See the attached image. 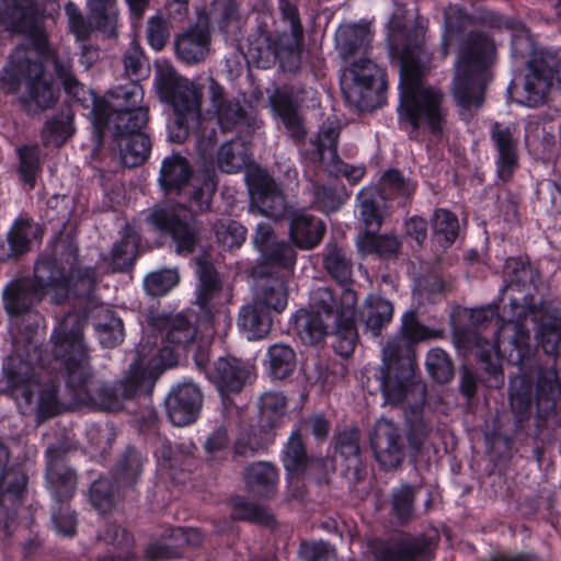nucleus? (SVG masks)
Here are the masks:
<instances>
[{
	"label": "nucleus",
	"instance_id": "nucleus-1",
	"mask_svg": "<svg viewBox=\"0 0 561 561\" xmlns=\"http://www.w3.org/2000/svg\"><path fill=\"white\" fill-rule=\"evenodd\" d=\"M68 254L71 261L66 265L59 266L55 259L42 260L35 265L33 278L13 280L3 290L12 343L21 359L12 376V393L24 412L36 410L43 416L60 411L56 385L48 368L65 373L67 385L78 400L95 401L88 385L91 370L82 316L68 313L51 334L50 353L43 354L38 350L43 319L33 309L34 304L45 295L59 304L71 290L76 296L88 297L96 283L93 268L82 270L77 264L76 250L69 248Z\"/></svg>",
	"mask_w": 561,
	"mask_h": 561
},
{
	"label": "nucleus",
	"instance_id": "nucleus-2",
	"mask_svg": "<svg viewBox=\"0 0 561 561\" xmlns=\"http://www.w3.org/2000/svg\"><path fill=\"white\" fill-rule=\"evenodd\" d=\"M5 9L0 12V28L23 33L27 44L18 46L11 55L9 65L0 77L2 89L14 93L24 82L26 105L39 110L50 107L57 100V89L45 75L43 61L51 59L58 78L69 94L77 95L81 89L71 73L68 58L60 59L47 46V38L42 26L43 11L34 0H4Z\"/></svg>",
	"mask_w": 561,
	"mask_h": 561
},
{
	"label": "nucleus",
	"instance_id": "nucleus-3",
	"mask_svg": "<svg viewBox=\"0 0 561 561\" xmlns=\"http://www.w3.org/2000/svg\"><path fill=\"white\" fill-rule=\"evenodd\" d=\"M437 333L421 324L415 312L409 311L401 320L400 335L388 341L382 348V366L379 369V385L385 404L404 405L409 426V442L417 447L430 432L422 410L426 398L425 385L416 380L410 363H401L400 357L412 344L436 337Z\"/></svg>",
	"mask_w": 561,
	"mask_h": 561
},
{
	"label": "nucleus",
	"instance_id": "nucleus-4",
	"mask_svg": "<svg viewBox=\"0 0 561 561\" xmlns=\"http://www.w3.org/2000/svg\"><path fill=\"white\" fill-rule=\"evenodd\" d=\"M399 12L400 10L390 18L388 23L391 50L400 62L399 116L401 122L408 123L413 129L426 127L433 134H439L446 116L443 94L433 88L424 87L422 77L427 54L423 51L419 41L408 42L399 21Z\"/></svg>",
	"mask_w": 561,
	"mask_h": 561
},
{
	"label": "nucleus",
	"instance_id": "nucleus-5",
	"mask_svg": "<svg viewBox=\"0 0 561 561\" xmlns=\"http://www.w3.org/2000/svg\"><path fill=\"white\" fill-rule=\"evenodd\" d=\"M469 22V16L459 7L449 5L445 10L442 53L446 56L453 43L460 41L453 93L462 108L479 107L482 104L484 88L491 80L489 67L495 51L493 42L482 34L470 33L461 38Z\"/></svg>",
	"mask_w": 561,
	"mask_h": 561
},
{
	"label": "nucleus",
	"instance_id": "nucleus-6",
	"mask_svg": "<svg viewBox=\"0 0 561 561\" xmlns=\"http://www.w3.org/2000/svg\"><path fill=\"white\" fill-rule=\"evenodd\" d=\"M158 336L142 337L137 350V359L119 386L124 398H131L138 391H149L158 374L176 364V350L192 342L196 328L183 313L168 316L157 324Z\"/></svg>",
	"mask_w": 561,
	"mask_h": 561
},
{
	"label": "nucleus",
	"instance_id": "nucleus-7",
	"mask_svg": "<svg viewBox=\"0 0 561 561\" xmlns=\"http://www.w3.org/2000/svg\"><path fill=\"white\" fill-rule=\"evenodd\" d=\"M512 36V57L515 61L528 55V72L525 76L524 95L518 100L523 105L533 107L541 104L547 96L554 80L559 78V60L557 55L549 50H535L528 30L522 22L512 21L508 24Z\"/></svg>",
	"mask_w": 561,
	"mask_h": 561
},
{
	"label": "nucleus",
	"instance_id": "nucleus-8",
	"mask_svg": "<svg viewBox=\"0 0 561 561\" xmlns=\"http://www.w3.org/2000/svg\"><path fill=\"white\" fill-rule=\"evenodd\" d=\"M154 83L162 102L173 108L175 119L169 125V138L182 142L191 130L199 128L202 93L194 82L181 77L172 68L161 69Z\"/></svg>",
	"mask_w": 561,
	"mask_h": 561
},
{
	"label": "nucleus",
	"instance_id": "nucleus-9",
	"mask_svg": "<svg viewBox=\"0 0 561 561\" xmlns=\"http://www.w3.org/2000/svg\"><path fill=\"white\" fill-rule=\"evenodd\" d=\"M523 330L529 334L527 321L530 320L535 323V339L537 345L542 348L547 355H557L561 348V309L540 305L529 308L524 311L520 317ZM530 335H528L527 346L524 351L518 352L517 346L513 343L512 339H500V329L496 332L495 341L493 343L485 342L486 346H482L481 358L490 360L492 353L496 356H504L506 353L505 343H507L512 351L516 352L515 359L523 362L529 351Z\"/></svg>",
	"mask_w": 561,
	"mask_h": 561
},
{
	"label": "nucleus",
	"instance_id": "nucleus-10",
	"mask_svg": "<svg viewBox=\"0 0 561 561\" xmlns=\"http://www.w3.org/2000/svg\"><path fill=\"white\" fill-rule=\"evenodd\" d=\"M504 274L507 282L504 290L510 294L512 317L500 327V339H512L518 352H522L527 346L528 334L522 328L520 317L536 306L533 302L536 272L528 263L511 257L505 263Z\"/></svg>",
	"mask_w": 561,
	"mask_h": 561
},
{
	"label": "nucleus",
	"instance_id": "nucleus-11",
	"mask_svg": "<svg viewBox=\"0 0 561 561\" xmlns=\"http://www.w3.org/2000/svg\"><path fill=\"white\" fill-rule=\"evenodd\" d=\"M356 294L353 289L345 288L342 291L340 307L333 311L334 298L332 291L324 286L313 288L310 294V311L332 320L334 323V351L343 356H350L355 348L357 331L355 328Z\"/></svg>",
	"mask_w": 561,
	"mask_h": 561
},
{
	"label": "nucleus",
	"instance_id": "nucleus-12",
	"mask_svg": "<svg viewBox=\"0 0 561 561\" xmlns=\"http://www.w3.org/2000/svg\"><path fill=\"white\" fill-rule=\"evenodd\" d=\"M385 87L383 70L366 57L351 64L342 82L345 99L359 110L375 108Z\"/></svg>",
	"mask_w": 561,
	"mask_h": 561
},
{
	"label": "nucleus",
	"instance_id": "nucleus-13",
	"mask_svg": "<svg viewBox=\"0 0 561 561\" xmlns=\"http://www.w3.org/2000/svg\"><path fill=\"white\" fill-rule=\"evenodd\" d=\"M148 224L169 233L179 254H190L199 241V226L193 213L183 205H167L151 209Z\"/></svg>",
	"mask_w": 561,
	"mask_h": 561
},
{
	"label": "nucleus",
	"instance_id": "nucleus-14",
	"mask_svg": "<svg viewBox=\"0 0 561 561\" xmlns=\"http://www.w3.org/2000/svg\"><path fill=\"white\" fill-rule=\"evenodd\" d=\"M286 399L279 392H266L260 399V428H243L234 446L236 454L253 456L272 440V428L280 424L285 416Z\"/></svg>",
	"mask_w": 561,
	"mask_h": 561
},
{
	"label": "nucleus",
	"instance_id": "nucleus-15",
	"mask_svg": "<svg viewBox=\"0 0 561 561\" xmlns=\"http://www.w3.org/2000/svg\"><path fill=\"white\" fill-rule=\"evenodd\" d=\"M118 118V125L110 129L114 131L122 162L128 168L137 167L147 160L151 148L149 137L144 133L148 123L147 111L138 110L131 115L126 113Z\"/></svg>",
	"mask_w": 561,
	"mask_h": 561
},
{
	"label": "nucleus",
	"instance_id": "nucleus-16",
	"mask_svg": "<svg viewBox=\"0 0 561 561\" xmlns=\"http://www.w3.org/2000/svg\"><path fill=\"white\" fill-rule=\"evenodd\" d=\"M339 135L337 124L323 123L313 142L317 158L329 173L335 176L342 175L350 183L356 184L363 179L365 169L360 165H348L339 159L336 151Z\"/></svg>",
	"mask_w": 561,
	"mask_h": 561
},
{
	"label": "nucleus",
	"instance_id": "nucleus-17",
	"mask_svg": "<svg viewBox=\"0 0 561 561\" xmlns=\"http://www.w3.org/2000/svg\"><path fill=\"white\" fill-rule=\"evenodd\" d=\"M245 179L251 196V205L265 217L282 218L286 213L287 203L275 181L261 169L248 171Z\"/></svg>",
	"mask_w": 561,
	"mask_h": 561
},
{
	"label": "nucleus",
	"instance_id": "nucleus-18",
	"mask_svg": "<svg viewBox=\"0 0 561 561\" xmlns=\"http://www.w3.org/2000/svg\"><path fill=\"white\" fill-rule=\"evenodd\" d=\"M209 94L211 113L224 131L259 127L255 118L248 114L240 101L225 96L224 89L213 80L209 85Z\"/></svg>",
	"mask_w": 561,
	"mask_h": 561
},
{
	"label": "nucleus",
	"instance_id": "nucleus-19",
	"mask_svg": "<svg viewBox=\"0 0 561 561\" xmlns=\"http://www.w3.org/2000/svg\"><path fill=\"white\" fill-rule=\"evenodd\" d=\"M398 426L389 419L380 417L370 436L377 461L386 469L397 468L403 459V446Z\"/></svg>",
	"mask_w": 561,
	"mask_h": 561
},
{
	"label": "nucleus",
	"instance_id": "nucleus-20",
	"mask_svg": "<svg viewBox=\"0 0 561 561\" xmlns=\"http://www.w3.org/2000/svg\"><path fill=\"white\" fill-rule=\"evenodd\" d=\"M282 10L288 21L289 31L277 36L274 42V51L284 70L295 71L301 58L302 28L294 7L285 3Z\"/></svg>",
	"mask_w": 561,
	"mask_h": 561
},
{
	"label": "nucleus",
	"instance_id": "nucleus-21",
	"mask_svg": "<svg viewBox=\"0 0 561 561\" xmlns=\"http://www.w3.org/2000/svg\"><path fill=\"white\" fill-rule=\"evenodd\" d=\"M491 139L496 148V171L501 180L507 181L517 168L518 130L514 123H494Z\"/></svg>",
	"mask_w": 561,
	"mask_h": 561
},
{
	"label": "nucleus",
	"instance_id": "nucleus-22",
	"mask_svg": "<svg viewBox=\"0 0 561 561\" xmlns=\"http://www.w3.org/2000/svg\"><path fill=\"white\" fill-rule=\"evenodd\" d=\"M168 415L172 424L185 426L193 423L202 407V393L192 382H183L167 398Z\"/></svg>",
	"mask_w": 561,
	"mask_h": 561
},
{
	"label": "nucleus",
	"instance_id": "nucleus-23",
	"mask_svg": "<svg viewBox=\"0 0 561 561\" xmlns=\"http://www.w3.org/2000/svg\"><path fill=\"white\" fill-rule=\"evenodd\" d=\"M253 244L266 266L289 271L296 262L295 250L285 242L276 241L272 228L266 224L257 225Z\"/></svg>",
	"mask_w": 561,
	"mask_h": 561
},
{
	"label": "nucleus",
	"instance_id": "nucleus-24",
	"mask_svg": "<svg viewBox=\"0 0 561 561\" xmlns=\"http://www.w3.org/2000/svg\"><path fill=\"white\" fill-rule=\"evenodd\" d=\"M253 373V366L236 357L219 358L208 378L222 393L240 391Z\"/></svg>",
	"mask_w": 561,
	"mask_h": 561
},
{
	"label": "nucleus",
	"instance_id": "nucleus-25",
	"mask_svg": "<svg viewBox=\"0 0 561 561\" xmlns=\"http://www.w3.org/2000/svg\"><path fill=\"white\" fill-rule=\"evenodd\" d=\"M46 480L50 492L58 501L72 496L77 484L76 474L65 463L62 453L57 447L47 449Z\"/></svg>",
	"mask_w": 561,
	"mask_h": 561
},
{
	"label": "nucleus",
	"instance_id": "nucleus-26",
	"mask_svg": "<svg viewBox=\"0 0 561 561\" xmlns=\"http://www.w3.org/2000/svg\"><path fill=\"white\" fill-rule=\"evenodd\" d=\"M176 56L188 65L204 61L210 54L211 37L206 26L195 25L179 35L174 42Z\"/></svg>",
	"mask_w": 561,
	"mask_h": 561
},
{
	"label": "nucleus",
	"instance_id": "nucleus-27",
	"mask_svg": "<svg viewBox=\"0 0 561 561\" xmlns=\"http://www.w3.org/2000/svg\"><path fill=\"white\" fill-rule=\"evenodd\" d=\"M111 99L112 112L107 115L104 123L98 122V128H101V125L107 128L118 125V121H121L118 116L126 113L131 115L138 110H146L148 112V108L141 105L144 99L142 87L136 81H130L125 85L115 88L111 92Z\"/></svg>",
	"mask_w": 561,
	"mask_h": 561
},
{
	"label": "nucleus",
	"instance_id": "nucleus-28",
	"mask_svg": "<svg viewBox=\"0 0 561 561\" xmlns=\"http://www.w3.org/2000/svg\"><path fill=\"white\" fill-rule=\"evenodd\" d=\"M9 460L7 448L0 443V508L8 511L21 503L26 476L20 470H5Z\"/></svg>",
	"mask_w": 561,
	"mask_h": 561
},
{
	"label": "nucleus",
	"instance_id": "nucleus-29",
	"mask_svg": "<svg viewBox=\"0 0 561 561\" xmlns=\"http://www.w3.org/2000/svg\"><path fill=\"white\" fill-rule=\"evenodd\" d=\"M253 275L261 277L253 297L256 304H260L270 312L284 311L288 300V291L284 280L278 276L263 278L264 271L262 266H255Z\"/></svg>",
	"mask_w": 561,
	"mask_h": 561
},
{
	"label": "nucleus",
	"instance_id": "nucleus-30",
	"mask_svg": "<svg viewBox=\"0 0 561 561\" xmlns=\"http://www.w3.org/2000/svg\"><path fill=\"white\" fill-rule=\"evenodd\" d=\"M238 327L249 341L265 339L272 328L271 312L253 299L240 309Z\"/></svg>",
	"mask_w": 561,
	"mask_h": 561
},
{
	"label": "nucleus",
	"instance_id": "nucleus-31",
	"mask_svg": "<svg viewBox=\"0 0 561 561\" xmlns=\"http://www.w3.org/2000/svg\"><path fill=\"white\" fill-rule=\"evenodd\" d=\"M191 165L181 154H171L162 160L158 182L165 194L179 193L190 181Z\"/></svg>",
	"mask_w": 561,
	"mask_h": 561
},
{
	"label": "nucleus",
	"instance_id": "nucleus-32",
	"mask_svg": "<svg viewBox=\"0 0 561 561\" xmlns=\"http://www.w3.org/2000/svg\"><path fill=\"white\" fill-rule=\"evenodd\" d=\"M363 233L377 232L385 217V201L376 187H364L357 195Z\"/></svg>",
	"mask_w": 561,
	"mask_h": 561
},
{
	"label": "nucleus",
	"instance_id": "nucleus-33",
	"mask_svg": "<svg viewBox=\"0 0 561 561\" xmlns=\"http://www.w3.org/2000/svg\"><path fill=\"white\" fill-rule=\"evenodd\" d=\"M330 319L313 311L300 309L294 316L293 329L305 344H317L328 334Z\"/></svg>",
	"mask_w": 561,
	"mask_h": 561
},
{
	"label": "nucleus",
	"instance_id": "nucleus-34",
	"mask_svg": "<svg viewBox=\"0 0 561 561\" xmlns=\"http://www.w3.org/2000/svg\"><path fill=\"white\" fill-rule=\"evenodd\" d=\"M324 230L321 220L311 215L299 213L290 221L289 234L297 247L311 249L321 241Z\"/></svg>",
	"mask_w": 561,
	"mask_h": 561
},
{
	"label": "nucleus",
	"instance_id": "nucleus-35",
	"mask_svg": "<svg viewBox=\"0 0 561 561\" xmlns=\"http://www.w3.org/2000/svg\"><path fill=\"white\" fill-rule=\"evenodd\" d=\"M392 316V304L378 295H369L359 311L360 320L375 336L391 321Z\"/></svg>",
	"mask_w": 561,
	"mask_h": 561
},
{
	"label": "nucleus",
	"instance_id": "nucleus-36",
	"mask_svg": "<svg viewBox=\"0 0 561 561\" xmlns=\"http://www.w3.org/2000/svg\"><path fill=\"white\" fill-rule=\"evenodd\" d=\"M244 479L250 491L261 497H271L276 492L277 471L268 462L260 461L251 465Z\"/></svg>",
	"mask_w": 561,
	"mask_h": 561
},
{
	"label": "nucleus",
	"instance_id": "nucleus-37",
	"mask_svg": "<svg viewBox=\"0 0 561 561\" xmlns=\"http://www.w3.org/2000/svg\"><path fill=\"white\" fill-rule=\"evenodd\" d=\"M100 539L114 548L111 554L105 556L100 561H137L131 551L134 538L125 528L114 524L107 525L100 534Z\"/></svg>",
	"mask_w": 561,
	"mask_h": 561
},
{
	"label": "nucleus",
	"instance_id": "nucleus-38",
	"mask_svg": "<svg viewBox=\"0 0 561 561\" xmlns=\"http://www.w3.org/2000/svg\"><path fill=\"white\" fill-rule=\"evenodd\" d=\"M371 39L369 24H344L339 27L335 41L341 53L346 57L359 49H366Z\"/></svg>",
	"mask_w": 561,
	"mask_h": 561
},
{
	"label": "nucleus",
	"instance_id": "nucleus-39",
	"mask_svg": "<svg viewBox=\"0 0 561 561\" xmlns=\"http://www.w3.org/2000/svg\"><path fill=\"white\" fill-rule=\"evenodd\" d=\"M198 286L196 288V304L203 308H209L211 301L220 293V282L214 266L204 259H197Z\"/></svg>",
	"mask_w": 561,
	"mask_h": 561
},
{
	"label": "nucleus",
	"instance_id": "nucleus-40",
	"mask_svg": "<svg viewBox=\"0 0 561 561\" xmlns=\"http://www.w3.org/2000/svg\"><path fill=\"white\" fill-rule=\"evenodd\" d=\"M424 550L422 542L415 539L391 541L377 548V561H413Z\"/></svg>",
	"mask_w": 561,
	"mask_h": 561
},
{
	"label": "nucleus",
	"instance_id": "nucleus-41",
	"mask_svg": "<svg viewBox=\"0 0 561 561\" xmlns=\"http://www.w3.org/2000/svg\"><path fill=\"white\" fill-rule=\"evenodd\" d=\"M41 237L42 231L37 224L28 219H20L11 228L8 240L11 251L16 255L28 251L32 243Z\"/></svg>",
	"mask_w": 561,
	"mask_h": 561
},
{
	"label": "nucleus",
	"instance_id": "nucleus-42",
	"mask_svg": "<svg viewBox=\"0 0 561 561\" xmlns=\"http://www.w3.org/2000/svg\"><path fill=\"white\" fill-rule=\"evenodd\" d=\"M218 167L226 173L240 171L249 162V149L240 140H232L221 146L218 157Z\"/></svg>",
	"mask_w": 561,
	"mask_h": 561
},
{
	"label": "nucleus",
	"instance_id": "nucleus-43",
	"mask_svg": "<svg viewBox=\"0 0 561 561\" xmlns=\"http://www.w3.org/2000/svg\"><path fill=\"white\" fill-rule=\"evenodd\" d=\"M90 20L100 30L112 33L118 20L116 0H87Z\"/></svg>",
	"mask_w": 561,
	"mask_h": 561
},
{
	"label": "nucleus",
	"instance_id": "nucleus-44",
	"mask_svg": "<svg viewBox=\"0 0 561 561\" xmlns=\"http://www.w3.org/2000/svg\"><path fill=\"white\" fill-rule=\"evenodd\" d=\"M415 191V185L410 180H407L397 170H389L385 172L380 181V191L383 201L388 198H402L407 199Z\"/></svg>",
	"mask_w": 561,
	"mask_h": 561
},
{
	"label": "nucleus",
	"instance_id": "nucleus-45",
	"mask_svg": "<svg viewBox=\"0 0 561 561\" xmlns=\"http://www.w3.org/2000/svg\"><path fill=\"white\" fill-rule=\"evenodd\" d=\"M271 374L278 379L288 376L296 366V355L291 347L285 344H274L268 351Z\"/></svg>",
	"mask_w": 561,
	"mask_h": 561
},
{
	"label": "nucleus",
	"instance_id": "nucleus-46",
	"mask_svg": "<svg viewBox=\"0 0 561 561\" xmlns=\"http://www.w3.org/2000/svg\"><path fill=\"white\" fill-rule=\"evenodd\" d=\"M271 102L290 135L297 139L301 138L304 127L291 100L287 95L277 94L272 96Z\"/></svg>",
	"mask_w": 561,
	"mask_h": 561
},
{
	"label": "nucleus",
	"instance_id": "nucleus-47",
	"mask_svg": "<svg viewBox=\"0 0 561 561\" xmlns=\"http://www.w3.org/2000/svg\"><path fill=\"white\" fill-rule=\"evenodd\" d=\"M436 241L443 247L450 245L458 234L459 224L457 217L446 209H438L432 219Z\"/></svg>",
	"mask_w": 561,
	"mask_h": 561
},
{
	"label": "nucleus",
	"instance_id": "nucleus-48",
	"mask_svg": "<svg viewBox=\"0 0 561 561\" xmlns=\"http://www.w3.org/2000/svg\"><path fill=\"white\" fill-rule=\"evenodd\" d=\"M377 232L362 233L358 236L356 244L363 254L376 253L381 256L392 255L399 249L397 238L390 236H377Z\"/></svg>",
	"mask_w": 561,
	"mask_h": 561
},
{
	"label": "nucleus",
	"instance_id": "nucleus-49",
	"mask_svg": "<svg viewBox=\"0 0 561 561\" xmlns=\"http://www.w3.org/2000/svg\"><path fill=\"white\" fill-rule=\"evenodd\" d=\"M215 236L224 249L239 248L245 240V228L231 219H224L215 224Z\"/></svg>",
	"mask_w": 561,
	"mask_h": 561
},
{
	"label": "nucleus",
	"instance_id": "nucleus-50",
	"mask_svg": "<svg viewBox=\"0 0 561 561\" xmlns=\"http://www.w3.org/2000/svg\"><path fill=\"white\" fill-rule=\"evenodd\" d=\"M71 134V118L69 115L61 114L46 123L42 138L45 146L59 147L67 141Z\"/></svg>",
	"mask_w": 561,
	"mask_h": 561
},
{
	"label": "nucleus",
	"instance_id": "nucleus-51",
	"mask_svg": "<svg viewBox=\"0 0 561 561\" xmlns=\"http://www.w3.org/2000/svg\"><path fill=\"white\" fill-rule=\"evenodd\" d=\"M179 283V274L174 268H163L148 274L144 279L146 291L151 296H163Z\"/></svg>",
	"mask_w": 561,
	"mask_h": 561
},
{
	"label": "nucleus",
	"instance_id": "nucleus-52",
	"mask_svg": "<svg viewBox=\"0 0 561 561\" xmlns=\"http://www.w3.org/2000/svg\"><path fill=\"white\" fill-rule=\"evenodd\" d=\"M95 331L104 347H114L123 341V322L108 310H105L104 320L98 323Z\"/></svg>",
	"mask_w": 561,
	"mask_h": 561
},
{
	"label": "nucleus",
	"instance_id": "nucleus-53",
	"mask_svg": "<svg viewBox=\"0 0 561 561\" xmlns=\"http://www.w3.org/2000/svg\"><path fill=\"white\" fill-rule=\"evenodd\" d=\"M284 466L291 473L301 472L307 463V455L298 432H294L284 451Z\"/></svg>",
	"mask_w": 561,
	"mask_h": 561
},
{
	"label": "nucleus",
	"instance_id": "nucleus-54",
	"mask_svg": "<svg viewBox=\"0 0 561 561\" xmlns=\"http://www.w3.org/2000/svg\"><path fill=\"white\" fill-rule=\"evenodd\" d=\"M428 374L440 383L447 382L453 377L451 363L440 348H433L428 352L425 362Z\"/></svg>",
	"mask_w": 561,
	"mask_h": 561
},
{
	"label": "nucleus",
	"instance_id": "nucleus-55",
	"mask_svg": "<svg viewBox=\"0 0 561 561\" xmlns=\"http://www.w3.org/2000/svg\"><path fill=\"white\" fill-rule=\"evenodd\" d=\"M19 157L21 176L30 188H33L39 170V149L36 146L20 148Z\"/></svg>",
	"mask_w": 561,
	"mask_h": 561
},
{
	"label": "nucleus",
	"instance_id": "nucleus-56",
	"mask_svg": "<svg viewBox=\"0 0 561 561\" xmlns=\"http://www.w3.org/2000/svg\"><path fill=\"white\" fill-rule=\"evenodd\" d=\"M90 500L100 513L110 511L115 503L114 488L111 480L99 479L94 481L90 489Z\"/></svg>",
	"mask_w": 561,
	"mask_h": 561
},
{
	"label": "nucleus",
	"instance_id": "nucleus-57",
	"mask_svg": "<svg viewBox=\"0 0 561 561\" xmlns=\"http://www.w3.org/2000/svg\"><path fill=\"white\" fill-rule=\"evenodd\" d=\"M531 398L533 387L526 379L518 377L511 381L510 401L516 413L523 414L526 412L530 407Z\"/></svg>",
	"mask_w": 561,
	"mask_h": 561
},
{
	"label": "nucleus",
	"instance_id": "nucleus-58",
	"mask_svg": "<svg viewBox=\"0 0 561 561\" xmlns=\"http://www.w3.org/2000/svg\"><path fill=\"white\" fill-rule=\"evenodd\" d=\"M142 468V457L135 449L126 453L124 458L118 462L116 468V476L127 484L134 483L139 477Z\"/></svg>",
	"mask_w": 561,
	"mask_h": 561
},
{
	"label": "nucleus",
	"instance_id": "nucleus-59",
	"mask_svg": "<svg viewBox=\"0 0 561 561\" xmlns=\"http://www.w3.org/2000/svg\"><path fill=\"white\" fill-rule=\"evenodd\" d=\"M327 271L337 280L344 282L350 277L351 267L344 253L337 245H330L324 259Z\"/></svg>",
	"mask_w": 561,
	"mask_h": 561
},
{
	"label": "nucleus",
	"instance_id": "nucleus-60",
	"mask_svg": "<svg viewBox=\"0 0 561 561\" xmlns=\"http://www.w3.org/2000/svg\"><path fill=\"white\" fill-rule=\"evenodd\" d=\"M170 37V25L168 20L160 15L151 16L147 26V39L154 50H161Z\"/></svg>",
	"mask_w": 561,
	"mask_h": 561
},
{
	"label": "nucleus",
	"instance_id": "nucleus-61",
	"mask_svg": "<svg viewBox=\"0 0 561 561\" xmlns=\"http://www.w3.org/2000/svg\"><path fill=\"white\" fill-rule=\"evenodd\" d=\"M233 517L264 524L266 526L274 525V517L266 507L250 502L240 503L238 507L234 508Z\"/></svg>",
	"mask_w": 561,
	"mask_h": 561
},
{
	"label": "nucleus",
	"instance_id": "nucleus-62",
	"mask_svg": "<svg viewBox=\"0 0 561 561\" xmlns=\"http://www.w3.org/2000/svg\"><path fill=\"white\" fill-rule=\"evenodd\" d=\"M414 491L409 485H403L392 494L393 514L401 520H408L413 512Z\"/></svg>",
	"mask_w": 561,
	"mask_h": 561
},
{
	"label": "nucleus",
	"instance_id": "nucleus-63",
	"mask_svg": "<svg viewBox=\"0 0 561 561\" xmlns=\"http://www.w3.org/2000/svg\"><path fill=\"white\" fill-rule=\"evenodd\" d=\"M313 204L323 213L337 210L343 204V199L330 187L313 185Z\"/></svg>",
	"mask_w": 561,
	"mask_h": 561
},
{
	"label": "nucleus",
	"instance_id": "nucleus-64",
	"mask_svg": "<svg viewBox=\"0 0 561 561\" xmlns=\"http://www.w3.org/2000/svg\"><path fill=\"white\" fill-rule=\"evenodd\" d=\"M300 554L306 561H337L335 550L323 541L301 545Z\"/></svg>",
	"mask_w": 561,
	"mask_h": 561
}]
</instances>
